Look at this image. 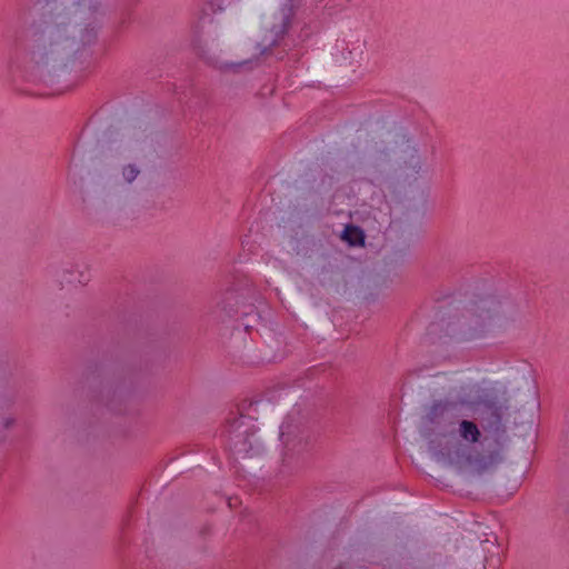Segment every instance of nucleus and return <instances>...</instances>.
Masks as SVG:
<instances>
[{
    "label": "nucleus",
    "instance_id": "obj_1",
    "mask_svg": "<svg viewBox=\"0 0 569 569\" xmlns=\"http://www.w3.org/2000/svg\"><path fill=\"white\" fill-rule=\"evenodd\" d=\"M108 0H57L29 51L39 69L63 66L82 47L96 42Z\"/></svg>",
    "mask_w": 569,
    "mask_h": 569
},
{
    "label": "nucleus",
    "instance_id": "obj_2",
    "mask_svg": "<svg viewBox=\"0 0 569 569\" xmlns=\"http://www.w3.org/2000/svg\"><path fill=\"white\" fill-rule=\"evenodd\" d=\"M468 403L465 397L450 393L446 401L435 402L426 419L435 425L438 431L429 441V450L439 462L456 467L459 470L480 468V453L473 445L479 441L481 432L478 426L469 420L459 423L458 433L455 430V417L460 408Z\"/></svg>",
    "mask_w": 569,
    "mask_h": 569
},
{
    "label": "nucleus",
    "instance_id": "obj_3",
    "mask_svg": "<svg viewBox=\"0 0 569 569\" xmlns=\"http://www.w3.org/2000/svg\"><path fill=\"white\" fill-rule=\"evenodd\" d=\"M227 0H206L194 12L192 21L193 46L199 58L220 72H238L246 60L234 54L231 48L217 36L208 33L203 38L207 24H212L213 17L224 11Z\"/></svg>",
    "mask_w": 569,
    "mask_h": 569
},
{
    "label": "nucleus",
    "instance_id": "obj_4",
    "mask_svg": "<svg viewBox=\"0 0 569 569\" xmlns=\"http://www.w3.org/2000/svg\"><path fill=\"white\" fill-rule=\"evenodd\" d=\"M232 451L243 457H252L260 452L256 426L252 418L240 415L229 426Z\"/></svg>",
    "mask_w": 569,
    "mask_h": 569
},
{
    "label": "nucleus",
    "instance_id": "obj_5",
    "mask_svg": "<svg viewBox=\"0 0 569 569\" xmlns=\"http://www.w3.org/2000/svg\"><path fill=\"white\" fill-rule=\"evenodd\" d=\"M140 174L141 168L137 162L122 163L116 168L111 161L97 173V183L103 189H119L132 184Z\"/></svg>",
    "mask_w": 569,
    "mask_h": 569
},
{
    "label": "nucleus",
    "instance_id": "obj_6",
    "mask_svg": "<svg viewBox=\"0 0 569 569\" xmlns=\"http://www.w3.org/2000/svg\"><path fill=\"white\" fill-rule=\"evenodd\" d=\"M293 16L292 0H280L270 12L262 18V28L269 33V44L276 43L287 31Z\"/></svg>",
    "mask_w": 569,
    "mask_h": 569
},
{
    "label": "nucleus",
    "instance_id": "obj_7",
    "mask_svg": "<svg viewBox=\"0 0 569 569\" xmlns=\"http://www.w3.org/2000/svg\"><path fill=\"white\" fill-rule=\"evenodd\" d=\"M148 147V134L143 130L128 128L116 148V158L117 160L139 159L146 154Z\"/></svg>",
    "mask_w": 569,
    "mask_h": 569
},
{
    "label": "nucleus",
    "instance_id": "obj_8",
    "mask_svg": "<svg viewBox=\"0 0 569 569\" xmlns=\"http://www.w3.org/2000/svg\"><path fill=\"white\" fill-rule=\"evenodd\" d=\"M403 176L408 182L426 178L429 167L416 147L407 146L402 151Z\"/></svg>",
    "mask_w": 569,
    "mask_h": 569
},
{
    "label": "nucleus",
    "instance_id": "obj_9",
    "mask_svg": "<svg viewBox=\"0 0 569 569\" xmlns=\"http://www.w3.org/2000/svg\"><path fill=\"white\" fill-rule=\"evenodd\" d=\"M280 439L287 450H293L302 443L299 427L291 425L289 420H286L280 427Z\"/></svg>",
    "mask_w": 569,
    "mask_h": 569
},
{
    "label": "nucleus",
    "instance_id": "obj_10",
    "mask_svg": "<svg viewBox=\"0 0 569 569\" xmlns=\"http://www.w3.org/2000/svg\"><path fill=\"white\" fill-rule=\"evenodd\" d=\"M341 239L352 247L365 246V232L356 226H346Z\"/></svg>",
    "mask_w": 569,
    "mask_h": 569
},
{
    "label": "nucleus",
    "instance_id": "obj_11",
    "mask_svg": "<svg viewBox=\"0 0 569 569\" xmlns=\"http://www.w3.org/2000/svg\"><path fill=\"white\" fill-rule=\"evenodd\" d=\"M12 423H13V419H9L8 418V419L4 420V427L6 428L10 427Z\"/></svg>",
    "mask_w": 569,
    "mask_h": 569
}]
</instances>
